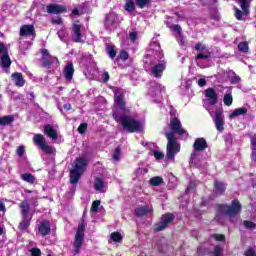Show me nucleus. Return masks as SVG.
<instances>
[{
	"label": "nucleus",
	"mask_w": 256,
	"mask_h": 256,
	"mask_svg": "<svg viewBox=\"0 0 256 256\" xmlns=\"http://www.w3.org/2000/svg\"><path fill=\"white\" fill-rule=\"evenodd\" d=\"M51 65L58 66L59 65V59H57V57H55V56H51L49 54V50L43 49L42 50V66L49 69V67H51Z\"/></svg>",
	"instance_id": "9"
},
{
	"label": "nucleus",
	"mask_w": 256,
	"mask_h": 256,
	"mask_svg": "<svg viewBox=\"0 0 256 256\" xmlns=\"http://www.w3.org/2000/svg\"><path fill=\"white\" fill-rule=\"evenodd\" d=\"M52 23H55L56 25H61V23H63V20L61 18H56L52 20Z\"/></svg>",
	"instance_id": "61"
},
{
	"label": "nucleus",
	"mask_w": 256,
	"mask_h": 256,
	"mask_svg": "<svg viewBox=\"0 0 256 256\" xmlns=\"http://www.w3.org/2000/svg\"><path fill=\"white\" fill-rule=\"evenodd\" d=\"M236 3H239L243 12L239 10V8L234 7L235 17L238 21H241L243 19V15H249V5L247 4V0H236Z\"/></svg>",
	"instance_id": "11"
},
{
	"label": "nucleus",
	"mask_w": 256,
	"mask_h": 256,
	"mask_svg": "<svg viewBox=\"0 0 256 256\" xmlns=\"http://www.w3.org/2000/svg\"><path fill=\"white\" fill-rule=\"evenodd\" d=\"M153 155H154L155 159H158V160L163 159V157H165V155L163 154V152L157 151V150H155V151L153 152Z\"/></svg>",
	"instance_id": "51"
},
{
	"label": "nucleus",
	"mask_w": 256,
	"mask_h": 256,
	"mask_svg": "<svg viewBox=\"0 0 256 256\" xmlns=\"http://www.w3.org/2000/svg\"><path fill=\"white\" fill-rule=\"evenodd\" d=\"M121 161V147H117L112 155V162L117 165Z\"/></svg>",
	"instance_id": "33"
},
{
	"label": "nucleus",
	"mask_w": 256,
	"mask_h": 256,
	"mask_svg": "<svg viewBox=\"0 0 256 256\" xmlns=\"http://www.w3.org/2000/svg\"><path fill=\"white\" fill-rule=\"evenodd\" d=\"M196 51H198V55L196 56L195 60L199 59H209L211 57V52L207 49L203 43H197L194 47Z\"/></svg>",
	"instance_id": "12"
},
{
	"label": "nucleus",
	"mask_w": 256,
	"mask_h": 256,
	"mask_svg": "<svg viewBox=\"0 0 256 256\" xmlns=\"http://www.w3.org/2000/svg\"><path fill=\"white\" fill-rule=\"evenodd\" d=\"M106 51H107L110 59H115V57L117 56V50H115V46L108 45L106 47Z\"/></svg>",
	"instance_id": "39"
},
{
	"label": "nucleus",
	"mask_w": 256,
	"mask_h": 256,
	"mask_svg": "<svg viewBox=\"0 0 256 256\" xmlns=\"http://www.w3.org/2000/svg\"><path fill=\"white\" fill-rule=\"evenodd\" d=\"M245 256H256L255 250L248 249L245 253Z\"/></svg>",
	"instance_id": "59"
},
{
	"label": "nucleus",
	"mask_w": 256,
	"mask_h": 256,
	"mask_svg": "<svg viewBox=\"0 0 256 256\" xmlns=\"http://www.w3.org/2000/svg\"><path fill=\"white\" fill-rule=\"evenodd\" d=\"M175 219V216L171 213H167L162 216V220L155 225V231H163L164 229H167V225L171 223Z\"/></svg>",
	"instance_id": "13"
},
{
	"label": "nucleus",
	"mask_w": 256,
	"mask_h": 256,
	"mask_svg": "<svg viewBox=\"0 0 256 256\" xmlns=\"http://www.w3.org/2000/svg\"><path fill=\"white\" fill-rule=\"evenodd\" d=\"M166 249H167V246H160V247H158L159 253H165Z\"/></svg>",
	"instance_id": "63"
},
{
	"label": "nucleus",
	"mask_w": 256,
	"mask_h": 256,
	"mask_svg": "<svg viewBox=\"0 0 256 256\" xmlns=\"http://www.w3.org/2000/svg\"><path fill=\"white\" fill-rule=\"evenodd\" d=\"M231 84L232 85H237V83H239L241 81V77L237 76V75H234L232 78H231Z\"/></svg>",
	"instance_id": "52"
},
{
	"label": "nucleus",
	"mask_w": 256,
	"mask_h": 256,
	"mask_svg": "<svg viewBox=\"0 0 256 256\" xmlns=\"http://www.w3.org/2000/svg\"><path fill=\"white\" fill-rule=\"evenodd\" d=\"M195 189V183L191 182L190 185L186 188V193L193 191Z\"/></svg>",
	"instance_id": "60"
},
{
	"label": "nucleus",
	"mask_w": 256,
	"mask_h": 256,
	"mask_svg": "<svg viewBox=\"0 0 256 256\" xmlns=\"http://www.w3.org/2000/svg\"><path fill=\"white\" fill-rule=\"evenodd\" d=\"M19 207L21 209V215L22 217H31L33 218V215H31L29 212L31 211V205L29 204L28 200H24L19 204Z\"/></svg>",
	"instance_id": "21"
},
{
	"label": "nucleus",
	"mask_w": 256,
	"mask_h": 256,
	"mask_svg": "<svg viewBox=\"0 0 256 256\" xmlns=\"http://www.w3.org/2000/svg\"><path fill=\"white\" fill-rule=\"evenodd\" d=\"M33 143L34 145H36V147H39L44 153H47L48 155H52V153H55V149L49 146L47 140L45 139V136H43L42 134L34 135Z\"/></svg>",
	"instance_id": "6"
},
{
	"label": "nucleus",
	"mask_w": 256,
	"mask_h": 256,
	"mask_svg": "<svg viewBox=\"0 0 256 256\" xmlns=\"http://www.w3.org/2000/svg\"><path fill=\"white\" fill-rule=\"evenodd\" d=\"M31 256H41V249L39 248H32L30 250Z\"/></svg>",
	"instance_id": "50"
},
{
	"label": "nucleus",
	"mask_w": 256,
	"mask_h": 256,
	"mask_svg": "<svg viewBox=\"0 0 256 256\" xmlns=\"http://www.w3.org/2000/svg\"><path fill=\"white\" fill-rule=\"evenodd\" d=\"M243 226L245 227V229H255L256 224H255L254 222L245 220V221L243 222Z\"/></svg>",
	"instance_id": "46"
},
{
	"label": "nucleus",
	"mask_w": 256,
	"mask_h": 256,
	"mask_svg": "<svg viewBox=\"0 0 256 256\" xmlns=\"http://www.w3.org/2000/svg\"><path fill=\"white\" fill-rule=\"evenodd\" d=\"M251 145V161L253 165H256V134L250 138Z\"/></svg>",
	"instance_id": "27"
},
{
	"label": "nucleus",
	"mask_w": 256,
	"mask_h": 256,
	"mask_svg": "<svg viewBox=\"0 0 256 256\" xmlns=\"http://www.w3.org/2000/svg\"><path fill=\"white\" fill-rule=\"evenodd\" d=\"M170 129L164 130V135L168 139L167 143V154L168 159H175V155L181 151V146L175 139V134L180 135V137H187V131L181 126V121L177 118H172L170 121Z\"/></svg>",
	"instance_id": "3"
},
{
	"label": "nucleus",
	"mask_w": 256,
	"mask_h": 256,
	"mask_svg": "<svg viewBox=\"0 0 256 256\" xmlns=\"http://www.w3.org/2000/svg\"><path fill=\"white\" fill-rule=\"evenodd\" d=\"M246 113H247V108L245 107L237 108L230 114V119H235V117H239V115H246Z\"/></svg>",
	"instance_id": "32"
},
{
	"label": "nucleus",
	"mask_w": 256,
	"mask_h": 256,
	"mask_svg": "<svg viewBox=\"0 0 256 256\" xmlns=\"http://www.w3.org/2000/svg\"><path fill=\"white\" fill-rule=\"evenodd\" d=\"M110 239L114 241L115 243H121L123 241V236L119 232H113L110 235Z\"/></svg>",
	"instance_id": "38"
},
{
	"label": "nucleus",
	"mask_w": 256,
	"mask_h": 256,
	"mask_svg": "<svg viewBox=\"0 0 256 256\" xmlns=\"http://www.w3.org/2000/svg\"><path fill=\"white\" fill-rule=\"evenodd\" d=\"M31 47V42H21L19 49H20V53H25V51H27V49H29Z\"/></svg>",
	"instance_id": "43"
},
{
	"label": "nucleus",
	"mask_w": 256,
	"mask_h": 256,
	"mask_svg": "<svg viewBox=\"0 0 256 256\" xmlns=\"http://www.w3.org/2000/svg\"><path fill=\"white\" fill-rule=\"evenodd\" d=\"M44 133L50 137V139H53V141L57 140L58 134L57 130L51 126V124H47L44 127Z\"/></svg>",
	"instance_id": "25"
},
{
	"label": "nucleus",
	"mask_w": 256,
	"mask_h": 256,
	"mask_svg": "<svg viewBox=\"0 0 256 256\" xmlns=\"http://www.w3.org/2000/svg\"><path fill=\"white\" fill-rule=\"evenodd\" d=\"M204 95L206 97L205 100H203L204 107L207 109V111L210 113V115H213V106L217 105L219 102V94H217V91L213 88H208L204 91Z\"/></svg>",
	"instance_id": "4"
},
{
	"label": "nucleus",
	"mask_w": 256,
	"mask_h": 256,
	"mask_svg": "<svg viewBox=\"0 0 256 256\" xmlns=\"http://www.w3.org/2000/svg\"><path fill=\"white\" fill-rule=\"evenodd\" d=\"M119 59H121L122 61H127V59H129V53H127V51L125 50H122L120 52Z\"/></svg>",
	"instance_id": "48"
},
{
	"label": "nucleus",
	"mask_w": 256,
	"mask_h": 256,
	"mask_svg": "<svg viewBox=\"0 0 256 256\" xmlns=\"http://www.w3.org/2000/svg\"><path fill=\"white\" fill-rule=\"evenodd\" d=\"M135 3L139 9H145V7L151 5V0H135Z\"/></svg>",
	"instance_id": "40"
},
{
	"label": "nucleus",
	"mask_w": 256,
	"mask_h": 256,
	"mask_svg": "<svg viewBox=\"0 0 256 256\" xmlns=\"http://www.w3.org/2000/svg\"><path fill=\"white\" fill-rule=\"evenodd\" d=\"M219 213H221V215H228V217H235V215L241 213V203H239V200H233L230 206L220 205Z\"/></svg>",
	"instance_id": "5"
},
{
	"label": "nucleus",
	"mask_w": 256,
	"mask_h": 256,
	"mask_svg": "<svg viewBox=\"0 0 256 256\" xmlns=\"http://www.w3.org/2000/svg\"><path fill=\"white\" fill-rule=\"evenodd\" d=\"M12 81H14L16 87H23V85H25V79H23V74L19 72L12 74Z\"/></svg>",
	"instance_id": "26"
},
{
	"label": "nucleus",
	"mask_w": 256,
	"mask_h": 256,
	"mask_svg": "<svg viewBox=\"0 0 256 256\" xmlns=\"http://www.w3.org/2000/svg\"><path fill=\"white\" fill-rule=\"evenodd\" d=\"M94 189L95 191H99V193H105L107 187L105 186V182L101 178H96L94 181Z\"/></svg>",
	"instance_id": "28"
},
{
	"label": "nucleus",
	"mask_w": 256,
	"mask_h": 256,
	"mask_svg": "<svg viewBox=\"0 0 256 256\" xmlns=\"http://www.w3.org/2000/svg\"><path fill=\"white\" fill-rule=\"evenodd\" d=\"M85 237V225L83 223L78 225V230L75 235V240H74V253L77 255L79 251H81V247H83V239Z\"/></svg>",
	"instance_id": "7"
},
{
	"label": "nucleus",
	"mask_w": 256,
	"mask_h": 256,
	"mask_svg": "<svg viewBox=\"0 0 256 256\" xmlns=\"http://www.w3.org/2000/svg\"><path fill=\"white\" fill-rule=\"evenodd\" d=\"M15 121V117L13 115H7L4 117H0V125L6 126L11 125Z\"/></svg>",
	"instance_id": "31"
},
{
	"label": "nucleus",
	"mask_w": 256,
	"mask_h": 256,
	"mask_svg": "<svg viewBox=\"0 0 256 256\" xmlns=\"http://www.w3.org/2000/svg\"><path fill=\"white\" fill-rule=\"evenodd\" d=\"M72 39L74 43H83V34L81 33V25L74 23L72 26Z\"/></svg>",
	"instance_id": "15"
},
{
	"label": "nucleus",
	"mask_w": 256,
	"mask_h": 256,
	"mask_svg": "<svg viewBox=\"0 0 256 256\" xmlns=\"http://www.w3.org/2000/svg\"><path fill=\"white\" fill-rule=\"evenodd\" d=\"M20 37H32L35 39V27L33 25H23L20 28Z\"/></svg>",
	"instance_id": "16"
},
{
	"label": "nucleus",
	"mask_w": 256,
	"mask_h": 256,
	"mask_svg": "<svg viewBox=\"0 0 256 256\" xmlns=\"http://www.w3.org/2000/svg\"><path fill=\"white\" fill-rule=\"evenodd\" d=\"M223 103L224 105H226L227 107H231V105H233V95L231 94H225L224 98H223Z\"/></svg>",
	"instance_id": "42"
},
{
	"label": "nucleus",
	"mask_w": 256,
	"mask_h": 256,
	"mask_svg": "<svg viewBox=\"0 0 256 256\" xmlns=\"http://www.w3.org/2000/svg\"><path fill=\"white\" fill-rule=\"evenodd\" d=\"M38 231L43 237L49 235L51 233V223L47 220L42 221L38 226Z\"/></svg>",
	"instance_id": "22"
},
{
	"label": "nucleus",
	"mask_w": 256,
	"mask_h": 256,
	"mask_svg": "<svg viewBox=\"0 0 256 256\" xmlns=\"http://www.w3.org/2000/svg\"><path fill=\"white\" fill-rule=\"evenodd\" d=\"M31 217H22V221L20 222V229L22 231H25L31 222Z\"/></svg>",
	"instance_id": "36"
},
{
	"label": "nucleus",
	"mask_w": 256,
	"mask_h": 256,
	"mask_svg": "<svg viewBox=\"0 0 256 256\" xmlns=\"http://www.w3.org/2000/svg\"><path fill=\"white\" fill-rule=\"evenodd\" d=\"M198 85L199 87H205L207 85V80H205V78H200L198 80Z\"/></svg>",
	"instance_id": "57"
},
{
	"label": "nucleus",
	"mask_w": 256,
	"mask_h": 256,
	"mask_svg": "<svg viewBox=\"0 0 256 256\" xmlns=\"http://www.w3.org/2000/svg\"><path fill=\"white\" fill-rule=\"evenodd\" d=\"M115 103L117 108L113 112V117L117 123H121L123 129L129 133H137L143 129L141 122L136 120L129 115V109L125 107V100L123 99V90L121 88H116L114 90Z\"/></svg>",
	"instance_id": "1"
},
{
	"label": "nucleus",
	"mask_w": 256,
	"mask_h": 256,
	"mask_svg": "<svg viewBox=\"0 0 256 256\" xmlns=\"http://www.w3.org/2000/svg\"><path fill=\"white\" fill-rule=\"evenodd\" d=\"M225 184H223L222 182L219 181H215L214 182V191L217 195H223V193H225Z\"/></svg>",
	"instance_id": "30"
},
{
	"label": "nucleus",
	"mask_w": 256,
	"mask_h": 256,
	"mask_svg": "<svg viewBox=\"0 0 256 256\" xmlns=\"http://www.w3.org/2000/svg\"><path fill=\"white\" fill-rule=\"evenodd\" d=\"M238 51L241 53H249V43L241 42L238 44Z\"/></svg>",
	"instance_id": "41"
},
{
	"label": "nucleus",
	"mask_w": 256,
	"mask_h": 256,
	"mask_svg": "<svg viewBox=\"0 0 256 256\" xmlns=\"http://www.w3.org/2000/svg\"><path fill=\"white\" fill-rule=\"evenodd\" d=\"M172 31H175L176 33H178L179 35H181V26H179V25H173V26H172Z\"/></svg>",
	"instance_id": "58"
},
{
	"label": "nucleus",
	"mask_w": 256,
	"mask_h": 256,
	"mask_svg": "<svg viewBox=\"0 0 256 256\" xmlns=\"http://www.w3.org/2000/svg\"><path fill=\"white\" fill-rule=\"evenodd\" d=\"M99 205H101V201H99V200H95L92 203V206H91L92 213H97V211H99Z\"/></svg>",
	"instance_id": "45"
},
{
	"label": "nucleus",
	"mask_w": 256,
	"mask_h": 256,
	"mask_svg": "<svg viewBox=\"0 0 256 256\" xmlns=\"http://www.w3.org/2000/svg\"><path fill=\"white\" fill-rule=\"evenodd\" d=\"M85 169H87V159L85 158H77L74 164V168L72 170L78 171V173H85Z\"/></svg>",
	"instance_id": "18"
},
{
	"label": "nucleus",
	"mask_w": 256,
	"mask_h": 256,
	"mask_svg": "<svg viewBox=\"0 0 256 256\" xmlns=\"http://www.w3.org/2000/svg\"><path fill=\"white\" fill-rule=\"evenodd\" d=\"M213 255L214 256H223V248H221L219 246H215L214 251H213Z\"/></svg>",
	"instance_id": "47"
},
{
	"label": "nucleus",
	"mask_w": 256,
	"mask_h": 256,
	"mask_svg": "<svg viewBox=\"0 0 256 256\" xmlns=\"http://www.w3.org/2000/svg\"><path fill=\"white\" fill-rule=\"evenodd\" d=\"M161 184H163V178L161 176H155L150 179V185H153V187H159Z\"/></svg>",
	"instance_id": "37"
},
{
	"label": "nucleus",
	"mask_w": 256,
	"mask_h": 256,
	"mask_svg": "<svg viewBox=\"0 0 256 256\" xmlns=\"http://www.w3.org/2000/svg\"><path fill=\"white\" fill-rule=\"evenodd\" d=\"M194 151H205L207 141L204 138H197L194 142Z\"/></svg>",
	"instance_id": "24"
},
{
	"label": "nucleus",
	"mask_w": 256,
	"mask_h": 256,
	"mask_svg": "<svg viewBox=\"0 0 256 256\" xmlns=\"http://www.w3.org/2000/svg\"><path fill=\"white\" fill-rule=\"evenodd\" d=\"M211 117L213 118L217 131H219V133H223V131H225V119H223V110H216L214 116L212 111Z\"/></svg>",
	"instance_id": "10"
},
{
	"label": "nucleus",
	"mask_w": 256,
	"mask_h": 256,
	"mask_svg": "<svg viewBox=\"0 0 256 256\" xmlns=\"http://www.w3.org/2000/svg\"><path fill=\"white\" fill-rule=\"evenodd\" d=\"M73 73H75V69L73 68V63H68L63 71V75L67 81H71L73 79Z\"/></svg>",
	"instance_id": "23"
},
{
	"label": "nucleus",
	"mask_w": 256,
	"mask_h": 256,
	"mask_svg": "<svg viewBox=\"0 0 256 256\" xmlns=\"http://www.w3.org/2000/svg\"><path fill=\"white\" fill-rule=\"evenodd\" d=\"M153 213V206H139L135 209V215L137 217H145V215H151Z\"/></svg>",
	"instance_id": "20"
},
{
	"label": "nucleus",
	"mask_w": 256,
	"mask_h": 256,
	"mask_svg": "<svg viewBox=\"0 0 256 256\" xmlns=\"http://www.w3.org/2000/svg\"><path fill=\"white\" fill-rule=\"evenodd\" d=\"M47 13L50 15H59V13H65L67 11V8L65 6L59 5V4H49L46 7Z\"/></svg>",
	"instance_id": "17"
},
{
	"label": "nucleus",
	"mask_w": 256,
	"mask_h": 256,
	"mask_svg": "<svg viewBox=\"0 0 256 256\" xmlns=\"http://www.w3.org/2000/svg\"><path fill=\"white\" fill-rule=\"evenodd\" d=\"M4 53H7V47H5L3 42H0V55H3Z\"/></svg>",
	"instance_id": "56"
},
{
	"label": "nucleus",
	"mask_w": 256,
	"mask_h": 256,
	"mask_svg": "<svg viewBox=\"0 0 256 256\" xmlns=\"http://www.w3.org/2000/svg\"><path fill=\"white\" fill-rule=\"evenodd\" d=\"M85 131H87V123L80 124V126L78 127V133H80V135H83Z\"/></svg>",
	"instance_id": "49"
},
{
	"label": "nucleus",
	"mask_w": 256,
	"mask_h": 256,
	"mask_svg": "<svg viewBox=\"0 0 256 256\" xmlns=\"http://www.w3.org/2000/svg\"><path fill=\"white\" fill-rule=\"evenodd\" d=\"M117 25H119V23L117 22V15L115 14V12H110L107 15L105 21L106 29H108L109 31H113L117 29Z\"/></svg>",
	"instance_id": "14"
},
{
	"label": "nucleus",
	"mask_w": 256,
	"mask_h": 256,
	"mask_svg": "<svg viewBox=\"0 0 256 256\" xmlns=\"http://www.w3.org/2000/svg\"><path fill=\"white\" fill-rule=\"evenodd\" d=\"M103 79H104V82L107 83V81H109V73L104 72L103 73Z\"/></svg>",
	"instance_id": "62"
},
{
	"label": "nucleus",
	"mask_w": 256,
	"mask_h": 256,
	"mask_svg": "<svg viewBox=\"0 0 256 256\" xmlns=\"http://www.w3.org/2000/svg\"><path fill=\"white\" fill-rule=\"evenodd\" d=\"M21 180L25 181L26 183L33 184L35 183V176H33L31 173H24L21 174Z\"/></svg>",
	"instance_id": "34"
},
{
	"label": "nucleus",
	"mask_w": 256,
	"mask_h": 256,
	"mask_svg": "<svg viewBox=\"0 0 256 256\" xmlns=\"http://www.w3.org/2000/svg\"><path fill=\"white\" fill-rule=\"evenodd\" d=\"M129 39L132 41V43H135V41H137V32H131L129 34Z\"/></svg>",
	"instance_id": "54"
},
{
	"label": "nucleus",
	"mask_w": 256,
	"mask_h": 256,
	"mask_svg": "<svg viewBox=\"0 0 256 256\" xmlns=\"http://www.w3.org/2000/svg\"><path fill=\"white\" fill-rule=\"evenodd\" d=\"M124 9L128 13H133V11H135V2L133 0H127Z\"/></svg>",
	"instance_id": "35"
},
{
	"label": "nucleus",
	"mask_w": 256,
	"mask_h": 256,
	"mask_svg": "<svg viewBox=\"0 0 256 256\" xmlns=\"http://www.w3.org/2000/svg\"><path fill=\"white\" fill-rule=\"evenodd\" d=\"M64 109H65L66 111H71V104H65V105H64Z\"/></svg>",
	"instance_id": "64"
},
{
	"label": "nucleus",
	"mask_w": 256,
	"mask_h": 256,
	"mask_svg": "<svg viewBox=\"0 0 256 256\" xmlns=\"http://www.w3.org/2000/svg\"><path fill=\"white\" fill-rule=\"evenodd\" d=\"M145 63L146 65H150V67L145 66L147 71H150V74L156 78H161L163 76V71L167 69L165 55L163 54V50H161V45L155 39H153L149 46Z\"/></svg>",
	"instance_id": "2"
},
{
	"label": "nucleus",
	"mask_w": 256,
	"mask_h": 256,
	"mask_svg": "<svg viewBox=\"0 0 256 256\" xmlns=\"http://www.w3.org/2000/svg\"><path fill=\"white\" fill-rule=\"evenodd\" d=\"M163 93H165V87L161 86V84H157V82L150 83L148 95L153 98L156 97L154 100L156 103L161 101Z\"/></svg>",
	"instance_id": "8"
},
{
	"label": "nucleus",
	"mask_w": 256,
	"mask_h": 256,
	"mask_svg": "<svg viewBox=\"0 0 256 256\" xmlns=\"http://www.w3.org/2000/svg\"><path fill=\"white\" fill-rule=\"evenodd\" d=\"M81 175H83V173L72 169L70 171V183H72V185L79 183V179H81Z\"/></svg>",
	"instance_id": "29"
},
{
	"label": "nucleus",
	"mask_w": 256,
	"mask_h": 256,
	"mask_svg": "<svg viewBox=\"0 0 256 256\" xmlns=\"http://www.w3.org/2000/svg\"><path fill=\"white\" fill-rule=\"evenodd\" d=\"M25 154V147L24 146H19L17 149V155L19 157H23V155Z\"/></svg>",
	"instance_id": "53"
},
{
	"label": "nucleus",
	"mask_w": 256,
	"mask_h": 256,
	"mask_svg": "<svg viewBox=\"0 0 256 256\" xmlns=\"http://www.w3.org/2000/svg\"><path fill=\"white\" fill-rule=\"evenodd\" d=\"M213 237L216 239V241H225V235L214 234Z\"/></svg>",
	"instance_id": "55"
},
{
	"label": "nucleus",
	"mask_w": 256,
	"mask_h": 256,
	"mask_svg": "<svg viewBox=\"0 0 256 256\" xmlns=\"http://www.w3.org/2000/svg\"><path fill=\"white\" fill-rule=\"evenodd\" d=\"M0 67L5 69L6 73H9V67H11V58L9 57V53L7 51L4 52L0 58Z\"/></svg>",
	"instance_id": "19"
},
{
	"label": "nucleus",
	"mask_w": 256,
	"mask_h": 256,
	"mask_svg": "<svg viewBox=\"0 0 256 256\" xmlns=\"http://www.w3.org/2000/svg\"><path fill=\"white\" fill-rule=\"evenodd\" d=\"M57 35L60 39V41H63L64 43H66L67 41L65 40V37H67V32L65 31V29H60L58 32H57Z\"/></svg>",
	"instance_id": "44"
}]
</instances>
